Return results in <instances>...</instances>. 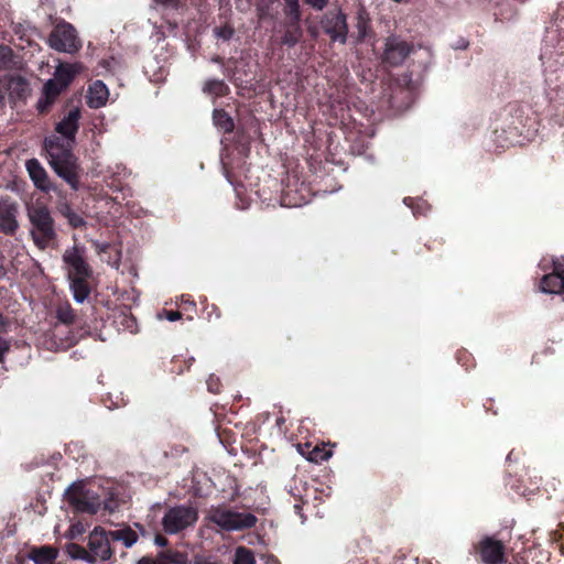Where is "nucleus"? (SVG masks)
<instances>
[{
	"label": "nucleus",
	"mask_w": 564,
	"mask_h": 564,
	"mask_svg": "<svg viewBox=\"0 0 564 564\" xmlns=\"http://www.w3.org/2000/svg\"><path fill=\"white\" fill-rule=\"evenodd\" d=\"M57 318L65 324L72 323L74 319L73 311L69 306L59 307L57 310Z\"/></svg>",
	"instance_id": "nucleus-32"
},
{
	"label": "nucleus",
	"mask_w": 564,
	"mask_h": 564,
	"mask_svg": "<svg viewBox=\"0 0 564 564\" xmlns=\"http://www.w3.org/2000/svg\"><path fill=\"white\" fill-rule=\"evenodd\" d=\"M99 251H106V249L108 248V245H97Z\"/></svg>",
	"instance_id": "nucleus-45"
},
{
	"label": "nucleus",
	"mask_w": 564,
	"mask_h": 564,
	"mask_svg": "<svg viewBox=\"0 0 564 564\" xmlns=\"http://www.w3.org/2000/svg\"><path fill=\"white\" fill-rule=\"evenodd\" d=\"M108 97L107 86L101 80H96L89 86L87 104L90 108H100L106 105Z\"/></svg>",
	"instance_id": "nucleus-18"
},
{
	"label": "nucleus",
	"mask_w": 564,
	"mask_h": 564,
	"mask_svg": "<svg viewBox=\"0 0 564 564\" xmlns=\"http://www.w3.org/2000/svg\"><path fill=\"white\" fill-rule=\"evenodd\" d=\"M213 387H215V383H210V382H209V383H208V388H209V390H210L212 392H217V390H216V389H214Z\"/></svg>",
	"instance_id": "nucleus-47"
},
{
	"label": "nucleus",
	"mask_w": 564,
	"mask_h": 564,
	"mask_svg": "<svg viewBox=\"0 0 564 564\" xmlns=\"http://www.w3.org/2000/svg\"><path fill=\"white\" fill-rule=\"evenodd\" d=\"M25 169L34 186L42 192L48 193L54 187L48 178L45 169L36 159H30L25 162Z\"/></svg>",
	"instance_id": "nucleus-13"
},
{
	"label": "nucleus",
	"mask_w": 564,
	"mask_h": 564,
	"mask_svg": "<svg viewBox=\"0 0 564 564\" xmlns=\"http://www.w3.org/2000/svg\"><path fill=\"white\" fill-rule=\"evenodd\" d=\"M414 52V45L398 36H389L386 40L383 61L392 66L401 65L405 58Z\"/></svg>",
	"instance_id": "nucleus-8"
},
{
	"label": "nucleus",
	"mask_w": 564,
	"mask_h": 564,
	"mask_svg": "<svg viewBox=\"0 0 564 564\" xmlns=\"http://www.w3.org/2000/svg\"><path fill=\"white\" fill-rule=\"evenodd\" d=\"M214 34L217 39L227 41L232 37L234 29L229 25L217 26L214 29Z\"/></svg>",
	"instance_id": "nucleus-31"
},
{
	"label": "nucleus",
	"mask_w": 564,
	"mask_h": 564,
	"mask_svg": "<svg viewBox=\"0 0 564 564\" xmlns=\"http://www.w3.org/2000/svg\"><path fill=\"white\" fill-rule=\"evenodd\" d=\"M154 542L156 545H160V546H165L166 543H167V540L162 536V535H156L155 539H154Z\"/></svg>",
	"instance_id": "nucleus-41"
},
{
	"label": "nucleus",
	"mask_w": 564,
	"mask_h": 564,
	"mask_svg": "<svg viewBox=\"0 0 564 564\" xmlns=\"http://www.w3.org/2000/svg\"><path fill=\"white\" fill-rule=\"evenodd\" d=\"M110 535L102 528H95L89 536H88V547L89 552L85 549H80L84 553L82 560L94 563L97 558L101 561H107L111 557V549H110Z\"/></svg>",
	"instance_id": "nucleus-7"
},
{
	"label": "nucleus",
	"mask_w": 564,
	"mask_h": 564,
	"mask_svg": "<svg viewBox=\"0 0 564 564\" xmlns=\"http://www.w3.org/2000/svg\"><path fill=\"white\" fill-rule=\"evenodd\" d=\"M204 90L209 94H214L216 96H221L226 93L227 86L225 85V83L223 80L210 79V80L206 82V84L204 86Z\"/></svg>",
	"instance_id": "nucleus-27"
},
{
	"label": "nucleus",
	"mask_w": 564,
	"mask_h": 564,
	"mask_svg": "<svg viewBox=\"0 0 564 564\" xmlns=\"http://www.w3.org/2000/svg\"><path fill=\"white\" fill-rule=\"evenodd\" d=\"M82 69L80 64H59L55 72L54 77L48 80H54L55 86L64 91L74 79L75 75Z\"/></svg>",
	"instance_id": "nucleus-16"
},
{
	"label": "nucleus",
	"mask_w": 564,
	"mask_h": 564,
	"mask_svg": "<svg viewBox=\"0 0 564 564\" xmlns=\"http://www.w3.org/2000/svg\"><path fill=\"white\" fill-rule=\"evenodd\" d=\"M47 43L51 48L67 54L77 53L83 45L74 25L64 20L54 25Z\"/></svg>",
	"instance_id": "nucleus-5"
},
{
	"label": "nucleus",
	"mask_w": 564,
	"mask_h": 564,
	"mask_svg": "<svg viewBox=\"0 0 564 564\" xmlns=\"http://www.w3.org/2000/svg\"><path fill=\"white\" fill-rule=\"evenodd\" d=\"M232 564H256L253 552L245 546L237 547Z\"/></svg>",
	"instance_id": "nucleus-25"
},
{
	"label": "nucleus",
	"mask_w": 564,
	"mask_h": 564,
	"mask_svg": "<svg viewBox=\"0 0 564 564\" xmlns=\"http://www.w3.org/2000/svg\"><path fill=\"white\" fill-rule=\"evenodd\" d=\"M73 547H74V549H76V551H77V553H76V554H74V555H73V557H75V558H82L80 556H83V555H84V553L80 551V549H82V547H80V546H78V545H73Z\"/></svg>",
	"instance_id": "nucleus-42"
},
{
	"label": "nucleus",
	"mask_w": 564,
	"mask_h": 564,
	"mask_svg": "<svg viewBox=\"0 0 564 564\" xmlns=\"http://www.w3.org/2000/svg\"><path fill=\"white\" fill-rule=\"evenodd\" d=\"M197 520L198 510L193 505H177L165 511L162 518V527L165 533L177 534L194 527Z\"/></svg>",
	"instance_id": "nucleus-4"
},
{
	"label": "nucleus",
	"mask_w": 564,
	"mask_h": 564,
	"mask_svg": "<svg viewBox=\"0 0 564 564\" xmlns=\"http://www.w3.org/2000/svg\"><path fill=\"white\" fill-rule=\"evenodd\" d=\"M63 261L66 265L68 278H87L90 274L88 264L84 259V249L74 246L73 248L66 249L63 254Z\"/></svg>",
	"instance_id": "nucleus-9"
},
{
	"label": "nucleus",
	"mask_w": 564,
	"mask_h": 564,
	"mask_svg": "<svg viewBox=\"0 0 564 564\" xmlns=\"http://www.w3.org/2000/svg\"><path fill=\"white\" fill-rule=\"evenodd\" d=\"M213 120L215 126L224 132H231L234 130V121L224 110H214Z\"/></svg>",
	"instance_id": "nucleus-24"
},
{
	"label": "nucleus",
	"mask_w": 564,
	"mask_h": 564,
	"mask_svg": "<svg viewBox=\"0 0 564 564\" xmlns=\"http://www.w3.org/2000/svg\"><path fill=\"white\" fill-rule=\"evenodd\" d=\"M80 532H82V530H80L79 528H77V527H75V525H74V527H72V536H74L75 534H78V533H80Z\"/></svg>",
	"instance_id": "nucleus-43"
},
{
	"label": "nucleus",
	"mask_w": 564,
	"mask_h": 564,
	"mask_svg": "<svg viewBox=\"0 0 564 564\" xmlns=\"http://www.w3.org/2000/svg\"><path fill=\"white\" fill-rule=\"evenodd\" d=\"M250 0H237V9L245 11L249 8Z\"/></svg>",
	"instance_id": "nucleus-39"
},
{
	"label": "nucleus",
	"mask_w": 564,
	"mask_h": 564,
	"mask_svg": "<svg viewBox=\"0 0 564 564\" xmlns=\"http://www.w3.org/2000/svg\"><path fill=\"white\" fill-rule=\"evenodd\" d=\"M285 14L290 18V22L299 23L301 19L299 0H285Z\"/></svg>",
	"instance_id": "nucleus-26"
},
{
	"label": "nucleus",
	"mask_w": 564,
	"mask_h": 564,
	"mask_svg": "<svg viewBox=\"0 0 564 564\" xmlns=\"http://www.w3.org/2000/svg\"><path fill=\"white\" fill-rule=\"evenodd\" d=\"M503 545L491 538H486L480 543V555L485 564H502L505 561Z\"/></svg>",
	"instance_id": "nucleus-15"
},
{
	"label": "nucleus",
	"mask_w": 564,
	"mask_h": 564,
	"mask_svg": "<svg viewBox=\"0 0 564 564\" xmlns=\"http://www.w3.org/2000/svg\"><path fill=\"white\" fill-rule=\"evenodd\" d=\"M167 558L174 564H189L187 555L181 552H173L169 554Z\"/></svg>",
	"instance_id": "nucleus-33"
},
{
	"label": "nucleus",
	"mask_w": 564,
	"mask_h": 564,
	"mask_svg": "<svg viewBox=\"0 0 564 564\" xmlns=\"http://www.w3.org/2000/svg\"><path fill=\"white\" fill-rule=\"evenodd\" d=\"M80 110L74 108L56 123L55 131L59 137L75 142V135L79 128Z\"/></svg>",
	"instance_id": "nucleus-14"
},
{
	"label": "nucleus",
	"mask_w": 564,
	"mask_h": 564,
	"mask_svg": "<svg viewBox=\"0 0 564 564\" xmlns=\"http://www.w3.org/2000/svg\"><path fill=\"white\" fill-rule=\"evenodd\" d=\"M330 456V451L319 449L318 447H315L307 456V459L314 463H319L327 460Z\"/></svg>",
	"instance_id": "nucleus-29"
},
{
	"label": "nucleus",
	"mask_w": 564,
	"mask_h": 564,
	"mask_svg": "<svg viewBox=\"0 0 564 564\" xmlns=\"http://www.w3.org/2000/svg\"><path fill=\"white\" fill-rule=\"evenodd\" d=\"M64 215L67 217L69 224L75 228L80 227L85 224L83 217L77 215L69 207L65 208Z\"/></svg>",
	"instance_id": "nucleus-30"
},
{
	"label": "nucleus",
	"mask_w": 564,
	"mask_h": 564,
	"mask_svg": "<svg viewBox=\"0 0 564 564\" xmlns=\"http://www.w3.org/2000/svg\"><path fill=\"white\" fill-rule=\"evenodd\" d=\"M109 535L112 541L122 542L126 547H131L138 541L137 533L131 529L110 531Z\"/></svg>",
	"instance_id": "nucleus-22"
},
{
	"label": "nucleus",
	"mask_w": 564,
	"mask_h": 564,
	"mask_svg": "<svg viewBox=\"0 0 564 564\" xmlns=\"http://www.w3.org/2000/svg\"><path fill=\"white\" fill-rule=\"evenodd\" d=\"M19 207L10 198L0 199V231L6 235H13L19 228L17 219Z\"/></svg>",
	"instance_id": "nucleus-12"
},
{
	"label": "nucleus",
	"mask_w": 564,
	"mask_h": 564,
	"mask_svg": "<svg viewBox=\"0 0 564 564\" xmlns=\"http://www.w3.org/2000/svg\"><path fill=\"white\" fill-rule=\"evenodd\" d=\"M75 142L59 135H52L44 141L48 163L54 172L74 191L79 188V165L73 154Z\"/></svg>",
	"instance_id": "nucleus-1"
},
{
	"label": "nucleus",
	"mask_w": 564,
	"mask_h": 564,
	"mask_svg": "<svg viewBox=\"0 0 564 564\" xmlns=\"http://www.w3.org/2000/svg\"><path fill=\"white\" fill-rule=\"evenodd\" d=\"M552 263L553 271L542 278L540 289L543 293L549 294L564 293V260L554 258Z\"/></svg>",
	"instance_id": "nucleus-11"
},
{
	"label": "nucleus",
	"mask_w": 564,
	"mask_h": 564,
	"mask_svg": "<svg viewBox=\"0 0 564 564\" xmlns=\"http://www.w3.org/2000/svg\"><path fill=\"white\" fill-rule=\"evenodd\" d=\"M367 21H368V14L366 13V11L364 9H360L358 12V25H357L359 32H362L366 30Z\"/></svg>",
	"instance_id": "nucleus-34"
},
{
	"label": "nucleus",
	"mask_w": 564,
	"mask_h": 564,
	"mask_svg": "<svg viewBox=\"0 0 564 564\" xmlns=\"http://www.w3.org/2000/svg\"><path fill=\"white\" fill-rule=\"evenodd\" d=\"M12 63V50L8 46L0 45V69H7Z\"/></svg>",
	"instance_id": "nucleus-28"
},
{
	"label": "nucleus",
	"mask_w": 564,
	"mask_h": 564,
	"mask_svg": "<svg viewBox=\"0 0 564 564\" xmlns=\"http://www.w3.org/2000/svg\"><path fill=\"white\" fill-rule=\"evenodd\" d=\"M207 519L226 531L249 529L257 522L256 516L250 512H238L223 507H212Z\"/></svg>",
	"instance_id": "nucleus-3"
},
{
	"label": "nucleus",
	"mask_w": 564,
	"mask_h": 564,
	"mask_svg": "<svg viewBox=\"0 0 564 564\" xmlns=\"http://www.w3.org/2000/svg\"><path fill=\"white\" fill-rule=\"evenodd\" d=\"M322 28L333 41L345 43L347 40L348 26L346 15L341 11H333L325 14L322 20Z\"/></svg>",
	"instance_id": "nucleus-10"
},
{
	"label": "nucleus",
	"mask_w": 564,
	"mask_h": 564,
	"mask_svg": "<svg viewBox=\"0 0 564 564\" xmlns=\"http://www.w3.org/2000/svg\"><path fill=\"white\" fill-rule=\"evenodd\" d=\"M139 564H155L154 562H152L151 560L149 558H142Z\"/></svg>",
	"instance_id": "nucleus-44"
},
{
	"label": "nucleus",
	"mask_w": 564,
	"mask_h": 564,
	"mask_svg": "<svg viewBox=\"0 0 564 564\" xmlns=\"http://www.w3.org/2000/svg\"><path fill=\"white\" fill-rule=\"evenodd\" d=\"M57 550L52 546H41L31 550L29 558L35 564H52L57 557Z\"/></svg>",
	"instance_id": "nucleus-19"
},
{
	"label": "nucleus",
	"mask_w": 564,
	"mask_h": 564,
	"mask_svg": "<svg viewBox=\"0 0 564 564\" xmlns=\"http://www.w3.org/2000/svg\"><path fill=\"white\" fill-rule=\"evenodd\" d=\"M155 1L163 6L173 7V6H176L180 0H155Z\"/></svg>",
	"instance_id": "nucleus-40"
},
{
	"label": "nucleus",
	"mask_w": 564,
	"mask_h": 564,
	"mask_svg": "<svg viewBox=\"0 0 564 564\" xmlns=\"http://www.w3.org/2000/svg\"><path fill=\"white\" fill-rule=\"evenodd\" d=\"M213 387H215V383H210V382H209V383H208V388H209V390H210L212 392H217V390H216V389H214Z\"/></svg>",
	"instance_id": "nucleus-46"
},
{
	"label": "nucleus",
	"mask_w": 564,
	"mask_h": 564,
	"mask_svg": "<svg viewBox=\"0 0 564 564\" xmlns=\"http://www.w3.org/2000/svg\"><path fill=\"white\" fill-rule=\"evenodd\" d=\"M86 278H70V289L73 291L74 300L77 303H83L89 295V289L85 281Z\"/></svg>",
	"instance_id": "nucleus-21"
},
{
	"label": "nucleus",
	"mask_w": 564,
	"mask_h": 564,
	"mask_svg": "<svg viewBox=\"0 0 564 564\" xmlns=\"http://www.w3.org/2000/svg\"><path fill=\"white\" fill-rule=\"evenodd\" d=\"M10 349V343L4 338L0 337V362L4 360L6 354Z\"/></svg>",
	"instance_id": "nucleus-35"
},
{
	"label": "nucleus",
	"mask_w": 564,
	"mask_h": 564,
	"mask_svg": "<svg viewBox=\"0 0 564 564\" xmlns=\"http://www.w3.org/2000/svg\"><path fill=\"white\" fill-rule=\"evenodd\" d=\"M194 564H217L212 557L197 556L194 560Z\"/></svg>",
	"instance_id": "nucleus-37"
},
{
	"label": "nucleus",
	"mask_w": 564,
	"mask_h": 564,
	"mask_svg": "<svg viewBox=\"0 0 564 564\" xmlns=\"http://www.w3.org/2000/svg\"><path fill=\"white\" fill-rule=\"evenodd\" d=\"M28 217L32 225L31 235L37 247L46 248L55 238L54 220L48 208L44 205H33L28 208Z\"/></svg>",
	"instance_id": "nucleus-2"
},
{
	"label": "nucleus",
	"mask_w": 564,
	"mask_h": 564,
	"mask_svg": "<svg viewBox=\"0 0 564 564\" xmlns=\"http://www.w3.org/2000/svg\"><path fill=\"white\" fill-rule=\"evenodd\" d=\"M31 94V88L25 78L18 75H4L0 77V106L9 104L11 107L24 102Z\"/></svg>",
	"instance_id": "nucleus-6"
},
{
	"label": "nucleus",
	"mask_w": 564,
	"mask_h": 564,
	"mask_svg": "<svg viewBox=\"0 0 564 564\" xmlns=\"http://www.w3.org/2000/svg\"><path fill=\"white\" fill-rule=\"evenodd\" d=\"M181 313L177 312V311H171L166 314V318L170 321V322H175V321H178L181 318Z\"/></svg>",
	"instance_id": "nucleus-38"
},
{
	"label": "nucleus",
	"mask_w": 564,
	"mask_h": 564,
	"mask_svg": "<svg viewBox=\"0 0 564 564\" xmlns=\"http://www.w3.org/2000/svg\"><path fill=\"white\" fill-rule=\"evenodd\" d=\"M302 31L299 23L289 22L288 29L281 39V43L289 47L294 46L301 39Z\"/></svg>",
	"instance_id": "nucleus-23"
},
{
	"label": "nucleus",
	"mask_w": 564,
	"mask_h": 564,
	"mask_svg": "<svg viewBox=\"0 0 564 564\" xmlns=\"http://www.w3.org/2000/svg\"><path fill=\"white\" fill-rule=\"evenodd\" d=\"M307 4H310L312 8L316 10H323L327 3L328 0H304Z\"/></svg>",
	"instance_id": "nucleus-36"
},
{
	"label": "nucleus",
	"mask_w": 564,
	"mask_h": 564,
	"mask_svg": "<svg viewBox=\"0 0 564 564\" xmlns=\"http://www.w3.org/2000/svg\"><path fill=\"white\" fill-rule=\"evenodd\" d=\"M72 505L79 511L95 513L100 507L98 499L89 500L87 497L73 494L70 495Z\"/></svg>",
	"instance_id": "nucleus-20"
},
{
	"label": "nucleus",
	"mask_w": 564,
	"mask_h": 564,
	"mask_svg": "<svg viewBox=\"0 0 564 564\" xmlns=\"http://www.w3.org/2000/svg\"><path fill=\"white\" fill-rule=\"evenodd\" d=\"M62 93L63 91L55 86L54 80H46L36 102V110L40 113L47 112Z\"/></svg>",
	"instance_id": "nucleus-17"
}]
</instances>
